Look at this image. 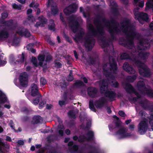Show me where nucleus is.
Wrapping results in <instances>:
<instances>
[{
	"instance_id": "nucleus-16",
	"label": "nucleus",
	"mask_w": 153,
	"mask_h": 153,
	"mask_svg": "<svg viewBox=\"0 0 153 153\" xmlns=\"http://www.w3.org/2000/svg\"><path fill=\"white\" fill-rule=\"evenodd\" d=\"M45 56L44 55H39L38 57V59L39 61V65L42 67L44 69H46L47 68V63L45 62Z\"/></svg>"
},
{
	"instance_id": "nucleus-25",
	"label": "nucleus",
	"mask_w": 153,
	"mask_h": 153,
	"mask_svg": "<svg viewBox=\"0 0 153 153\" xmlns=\"http://www.w3.org/2000/svg\"><path fill=\"white\" fill-rule=\"evenodd\" d=\"M42 120V118L39 116H36L34 117L31 121V123L34 125L40 123Z\"/></svg>"
},
{
	"instance_id": "nucleus-35",
	"label": "nucleus",
	"mask_w": 153,
	"mask_h": 153,
	"mask_svg": "<svg viewBox=\"0 0 153 153\" xmlns=\"http://www.w3.org/2000/svg\"><path fill=\"white\" fill-rule=\"evenodd\" d=\"M149 123L151 125L152 129L153 131V109L151 111V116Z\"/></svg>"
},
{
	"instance_id": "nucleus-59",
	"label": "nucleus",
	"mask_w": 153,
	"mask_h": 153,
	"mask_svg": "<svg viewBox=\"0 0 153 153\" xmlns=\"http://www.w3.org/2000/svg\"><path fill=\"white\" fill-rule=\"evenodd\" d=\"M74 52L75 58L76 59H77L78 58V56L77 52L76 51H74Z\"/></svg>"
},
{
	"instance_id": "nucleus-64",
	"label": "nucleus",
	"mask_w": 153,
	"mask_h": 153,
	"mask_svg": "<svg viewBox=\"0 0 153 153\" xmlns=\"http://www.w3.org/2000/svg\"><path fill=\"white\" fill-rule=\"evenodd\" d=\"M149 27L152 30L153 29V22H152L150 24Z\"/></svg>"
},
{
	"instance_id": "nucleus-33",
	"label": "nucleus",
	"mask_w": 153,
	"mask_h": 153,
	"mask_svg": "<svg viewBox=\"0 0 153 153\" xmlns=\"http://www.w3.org/2000/svg\"><path fill=\"white\" fill-rule=\"evenodd\" d=\"M137 75H135L132 76H128L126 78V80L129 82H133L136 79Z\"/></svg>"
},
{
	"instance_id": "nucleus-56",
	"label": "nucleus",
	"mask_w": 153,
	"mask_h": 153,
	"mask_svg": "<svg viewBox=\"0 0 153 153\" xmlns=\"http://www.w3.org/2000/svg\"><path fill=\"white\" fill-rule=\"evenodd\" d=\"M59 104L60 106H62L65 104V102L64 101H59Z\"/></svg>"
},
{
	"instance_id": "nucleus-39",
	"label": "nucleus",
	"mask_w": 153,
	"mask_h": 153,
	"mask_svg": "<svg viewBox=\"0 0 153 153\" xmlns=\"http://www.w3.org/2000/svg\"><path fill=\"white\" fill-rule=\"evenodd\" d=\"M27 19L30 23L34 22L35 21V19L33 16L32 15L28 16L27 17Z\"/></svg>"
},
{
	"instance_id": "nucleus-60",
	"label": "nucleus",
	"mask_w": 153,
	"mask_h": 153,
	"mask_svg": "<svg viewBox=\"0 0 153 153\" xmlns=\"http://www.w3.org/2000/svg\"><path fill=\"white\" fill-rule=\"evenodd\" d=\"M6 140L7 141L9 142H10L11 141V138L10 137L8 136L6 137Z\"/></svg>"
},
{
	"instance_id": "nucleus-44",
	"label": "nucleus",
	"mask_w": 153,
	"mask_h": 153,
	"mask_svg": "<svg viewBox=\"0 0 153 153\" xmlns=\"http://www.w3.org/2000/svg\"><path fill=\"white\" fill-rule=\"evenodd\" d=\"M40 83L43 85H44L47 83V81L44 78L42 77L40 79Z\"/></svg>"
},
{
	"instance_id": "nucleus-15",
	"label": "nucleus",
	"mask_w": 153,
	"mask_h": 153,
	"mask_svg": "<svg viewBox=\"0 0 153 153\" xmlns=\"http://www.w3.org/2000/svg\"><path fill=\"white\" fill-rule=\"evenodd\" d=\"M31 94L33 97L36 96H41V95L39 92L38 88L37 85L33 84L31 85Z\"/></svg>"
},
{
	"instance_id": "nucleus-31",
	"label": "nucleus",
	"mask_w": 153,
	"mask_h": 153,
	"mask_svg": "<svg viewBox=\"0 0 153 153\" xmlns=\"http://www.w3.org/2000/svg\"><path fill=\"white\" fill-rule=\"evenodd\" d=\"M55 26L54 21L52 19L50 20L49 24L48 25L49 29L51 30H55Z\"/></svg>"
},
{
	"instance_id": "nucleus-2",
	"label": "nucleus",
	"mask_w": 153,
	"mask_h": 153,
	"mask_svg": "<svg viewBox=\"0 0 153 153\" xmlns=\"http://www.w3.org/2000/svg\"><path fill=\"white\" fill-rule=\"evenodd\" d=\"M109 63L104 64L103 66V73L106 77H109V79L102 80L99 82L101 86L100 91L102 93H104L108 88V82L111 86L117 88L119 86L118 82L114 80V77L112 74H117L118 72L117 65L112 56L109 57Z\"/></svg>"
},
{
	"instance_id": "nucleus-50",
	"label": "nucleus",
	"mask_w": 153,
	"mask_h": 153,
	"mask_svg": "<svg viewBox=\"0 0 153 153\" xmlns=\"http://www.w3.org/2000/svg\"><path fill=\"white\" fill-rule=\"evenodd\" d=\"M33 43H30L27 46V50L30 51L33 48Z\"/></svg>"
},
{
	"instance_id": "nucleus-26",
	"label": "nucleus",
	"mask_w": 153,
	"mask_h": 153,
	"mask_svg": "<svg viewBox=\"0 0 153 153\" xmlns=\"http://www.w3.org/2000/svg\"><path fill=\"white\" fill-rule=\"evenodd\" d=\"M84 34V32L82 31L80 33L76 35L74 39L77 42L80 41L81 40Z\"/></svg>"
},
{
	"instance_id": "nucleus-45",
	"label": "nucleus",
	"mask_w": 153,
	"mask_h": 153,
	"mask_svg": "<svg viewBox=\"0 0 153 153\" xmlns=\"http://www.w3.org/2000/svg\"><path fill=\"white\" fill-rule=\"evenodd\" d=\"M13 22V21L12 20L5 22L4 23L7 26H9L11 25Z\"/></svg>"
},
{
	"instance_id": "nucleus-34",
	"label": "nucleus",
	"mask_w": 153,
	"mask_h": 153,
	"mask_svg": "<svg viewBox=\"0 0 153 153\" xmlns=\"http://www.w3.org/2000/svg\"><path fill=\"white\" fill-rule=\"evenodd\" d=\"M153 5V0H148V2L146 3V10H147L152 7Z\"/></svg>"
},
{
	"instance_id": "nucleus-30",
	"label": "nucleus",
	"mask_w": 153,
	"mask_h": 153,
	"mask_svg": "<svg viewBox=\"0 0 153 153\" xmlns=\"http://www.w3.org/2000/svg\"><path fill=\"white\" fill-rule=\"evenodd\" d=\"M100 44L103 48L108 47L109 44L106 41L105 39H100L99 40Z\"/></svg>"
},
{
	"instance_id": "nucleus-55",
	"label": "nucleus",
	"mask_w": 153,
	"mask_h": 153,
	"mask_svg": "<svg viewBox=\"0 0 153 153\" xmlns=\"http://www.w3.org/2000/svg\"><path fill=\"white\" fill-rule=\"evenodd\" d=\"M144 5V2L143 1H141L139 2V6L141 8L143 7Z\"/></svg>"
},
{
	"instance_id": "nucleus-58",
	"label": "nucleus",
	"mask_w": 153,
	"mask_h": 153,
	"mask_svg": "<svg viewBox=\"0 0 153 153\" xmlns=\"http://www.w3.org/2000/svg\"><path fill=\"white\" fill-rule=\"evenodd\" d=\"M52 106V105L51 104H47L46 105V108L48 109H50L51 108Z\"/></svg>"
},
{
	"instance_id": "nucleus-29",
	"label": "nucleus",
	"mask_w": 153,
	"mask_h": 153,
	"mask_svg": "<svg viewBox=\"0 0 153 153\" xmlns=\"http://www.w3.org/2000/svg\"><path fill=\"white\" fill-rule=\"evenodd\" d=\"M7 100L5 95L0 91V103H4L7 102Z\"/></svg>"
},
{
	"instance_id": "nucleus-20",
	"label": "nucleus",
	"mask_w": 153,
	"mask_h": 153,
	"mask_svg": "<svg viewBox=\"0 0 153 153\" xmlns=\"http://www.w3.org/2000/svg\"><path fill=\"white\" fill-rule=\"evenodd\" d=\"M9 36V32L6 28H4L0 30V39L4 40L7 38Z\"/></svg>"
},
{
	"instance_id": "nucleus-8",
	"label": "nucleus",
	"mask_w": 153,
	"mask_h": 153,
	"mask_svg": "<svg viewBox=\"0 0 153 153\" xmlns=\"http://www.w3.org/2000/svg\"><path fill=\"white\" fill-rule=\"evenodd\" d=\"M127 129L124 128H122L116 132L115 134L118 136L120 139L131 136L130 133H127Z\"/></svg>"
},
{
	"instance_id": "nucleus-48",
	"label": "nucleus",
	"mask_w": 153,
	"mask_h": 153,
	"mask_svg": "<svg viewBox=\"0 0 153 153\" xmlns=\"http://www.w3.org/2000/svg\"><path fill=\"white\" fill-rule=\"evenodd\" d=\"M52 59V57L50 55H48L46 57L45 62L47 63L48 62L51 61Z\"/></svg>"
},
{
	"instance_id": "nucleus-12",
	"label": "nucleus",
	"mask_w": 153,
	"mask_h": 153,
	"mask_svg": "<svg viewBox=\"0 0 153 153\" xmlns=\"http://www.w3.org/2000/svg\"><path fill=\"white\" fill-rule=\"evenodd\" d=\"M77 7V5L74 3L66 8L64 10V13L66 15L75 12Z\"/></svg>"
},
{
	"instance_id": "nucleus-63",
	"label": "nucleus",
	"mask_w": 153,
	"mask_h": 153,
	"mask_svg": "<svg viewBox=\"0 0 153 153\" xmlns=\"http://www.w3.org/2000/svg\"><path fill=\"white\" fill-rule=\"evenodd\" d=\"M134 128V125L133 124H131L129 125V128L130 129L132 130Z\"/></svg>"
},
{
	"instance_id": "nucleus-51",
	"label": "nucleus",
	"mask_w": 153,
	"mask_h": 153,
	"mask_svg": "<svg viewBox=\"0 0 153 153\" xmlns=\"http://www.w3.org/2000/svg\"><path fill=\"white\" fill-rule=\"evenodd\" d=\"M60 17L61 20L64 23L63 24L66 27H67V25L66 24V23L64 22V18L63 17L62 14L60 13Z\"/></svg>"
},
{
	"instance_id": "nucleus-3",
	"label": "nucleus",
	"mask_w": 153,
	"mask_h": 153,
	"mask_svg": "<svg viewBox=\"0 0 153 153\" xmlns=\"http://www.w3.org/2000/svg\"><path fill=\"white\" fill-rule=\"evenodd\" d=\"M123 86L126 91L128 93H134L137 96V98L134 97L133 100L134 102L139 100L141 97V95L147 94L153 97V91L150 88L148 89L145 87V85L143 81H139L137 84V89L138 92L135 91L133 87L129 83H122Z\"/></svg>"
},
{
	"instance_id": "nucleus-6",
	"label": "nucleus",
	"mask_w": 153,
	"mask_h": 153,
	"mask_svg": "<svg viewBox=\"0 0 153 153\" xmlns=\"http://www.w3.org/2000/svg\"><path fill=\"white\" fill-rule=\"evenodd\" d=\"M139 9V8L138 7H136L134 8V14L136 18H137L140 22L141 24H143V23L141 22L140 20L147 22L148 19V15L146 13H139L138 11Z\"/></svg>"
},
{
	"instance_id": "nucleus-32",
	"label": "nucleus",
	"mask_w": 153,
	"mask_h": 153,
	"mask_svg": "<svg viewBox=\"0 0 153 153\" xmlns=\"http://www.w3.org/2000/svg\"><path fill=\"white\" fill-rule=\"evenodd\" d=\"M9 148V144H0V153H5L3 151L4 148Z\"/></svg>"
},
{
	"instance_id": "nucleus-19",
	"label": "nucleus",
	"mask_w": 153,
	"mask_h": 153,
	"mask_svg": "<svg viewBox=\"0 0 153 153\" xmlns=\"http://www.w3.org/2000/svg\"><path fill=\"white\" fill-rule=\"evenodd\" d=\"M39 22H37L35 26L36 27L38 26L43 27L44 24H46L47 22V19L42 16H41L38 18Z\"/></svg>"
},
{
	"instance_id": "nucleus-24",
	"label": "nucleus",
	"mask_w": 153,
	"mask_h": 153,
	"mask_svg": "<svg viewBox=\"0 0 153 153\" xmlns=\"http://www.w3.org/2000/svg\"><path fill=\"white\" fill-rule=\"evenodd\" d=\"M16 33H18L21 36H24L26 37H28L30 36V33L27 30H26L23 32L22 29L20 28L16 32Z\"/></svg>"
},
{
	"instance_id": "nucleus-14",
	"label": "nucleus",
	"mask_w": 153,
	"mask_h": 153,
	"mask_svg": "<svg viewBox=\"0 0 153 153\" xmlns=\"http://www.w3.org/2000/svg\"><path fill=\"white\" fill-rule=\"evenodd\" d=\"M95 43V41L94 39L90 37L86 39L85 42L86 47L88 48L89 50H91L93 48Z\"/></svg>"
},
{
	"instance_id": "nucleus-5",
	"label": "nucleus",
	"mask_w": 153,
	"mask_h": 153,
	"mask_svg": "<svg viewBox=\"0 0 153 153\" xmlns=\"http://www.w3.org/2000/svg\"><path fill=\"white\" fill-rule=\"evenodd\" d=\"M67 23L74 33L76 32L79 27L78 22L76 20L75 16L72 15L67 19Z\"/></svg>"
},
{
	"instance_id": "nucleus-47",
	"label": "nucleus",
	"mask_w": 153,
	"mask_h": 153,
	"mask_svg": "<svg viewBox=\"0 0 153 153\" xmlns=\"http://www.w3.org/2000/svg\"><path fill=\"white\" fill-rule=\"evenodd\" d=\"M72 71H71L70 73L68 76V80L71 81L73 80L74 78L73 76L71 75L72 74Z\"/></svg>"
},
{
	"instance_id": "nucleus-7",
	"label": "nucleus",
	"mask_w": 153,
	"mask_h": 153,
	"mask_svg": "<svg viewBox=\"0 0 153 153\" xmlns=\"http://www.w3.org/2000/svg\"><path fill=\"white\" fill-rule=\"evenodd\" d=\"M147 122L148 120L145 119L139 124L138 126V131L141 134H144L147 131L148 128Z\"/></svg>"
},
{
	"instance_id": "nucleus-23",
	"label": "nucleus",
	"mask_w": 153,
	"mask_h": 153,
	"mask_svg": "<svg viewBox=\"0 0 153 153\" xmlns=\"http://www.w3.org/2000/svg\"><path fill=\"white\" fill-rule=\"evenodd\" d=\"M88 94L91 97H96L97 92V90L94 88H89L88 90Z\"/></svg>"
},
{
	"instance_id": "nucleus-17",
	"label": "nucleus",
	"mask_w": 153,
	"mask_h": 153,
	"mask_svg": "<svg viewBox=\"0 0 153 153\" xmlns=\"http://www.w3.org/2000/svg\"><path fill=\"white\" fill-rule=\"evenodd\" d=\"M123 68L124 70L129 74H133L135 73V70L131 66L129 65L127 62L124 63Z\"/></svg>"
},
{
	"instance_id": "nucleus-10",
	"label": "nucleus",
	"mask_w": 153,
	"mask_h": 153,
	"mask_svg": "<svg viewBox=\"0 0 153 153\" xmlns=\"http://www.w3.org/2000/svg\"><path fill=\"white\" fill-rule=\"evenodd\" d=\"M86 137L85 135H81L79 137V142H83L85 141L90 140L92 139L94 137V132L91 131H88Z\"/></svg>"
},
{
	"instance_id": "nucleus-1",
	"label": "nucleus",
	"mask_w": 153,
	"mask_h": 153,
	"mask_svg": "<svg viewBox=\"0 0 153 153\" xmlns=\"http://www.w3.org/2000/svg\"><path fill=\"white\" fill-rule=\"evenodd\" d=\"M96 28L93 25L89 24L88 28L89 33L93 36H102L104 34L103 28L106 27L108 31L112 36L122 31L125 33L127 38L124 44V46L128 48L135 49L132 50L131 56L126 53H122L120 58L122 59H128L132 61L138 67L140 74L143 76L149 77L151 74L150 69L143 62L148 58L149 53L144 52L143 51L150 47L148 41L142 38L141 36L136 32L134 27L130 23L129 21L125 18L120 26L115 21L112 20L110 22L100 17L94 21Z\"/></svg>"
},
{
	"instance_id": "nucleus-52",
	"label": "nucleus",
	"mask_w": 153,
	"mask_h": 153,
	"mask_svg": "<svg viewBox=\"0 0 153 153\" xmlns=\"http://www.w3.org/2000/svg\"><path fill=\"white\" fill-rule=\"evenodd\" d=\"M119 115L122 117H125V112L122 111H120L118 112Z\"/></svg>"
},
{
	"instance_id": "nucleus-43",
	"label": "nucleus",
	"mask_w": 153,
	"mask_h": 153,
	"mask_svg": "<svg viewBox=\"0 0 153 153\" xmlns=\"http://www.w3.org/2000/svg\"><path fill=\"white\" fill-rule=\"evenodd\" d=\"M111 5L112 7V9H115L117 7V3L114 1H112V2L111 1Z\"/></svg>"
},
{
	"instance_id": "nucleus-13",
	"label": "nucleus",
	"mask_w": 153,
	"mask_h": 153,
	"mask_svg": "<svg viewBox=\"0 0 153 153\" xmlns=\"http://www.w3.org/2000/svg\"><path fill=\"white\" fill-rule=\"evenodd\" d=\"M50 6L51 7V13L54 15L56 14L58 12V10L57 6L56 4L54 3L53 0H48L47 6L48 7Z\"/></svg>"
},
{
	"instance_id": "nucleus-18",
	"label": "nucleus",
	"mask_w": 153,
	"mask_h": 153,
	"mask_svg": "<svg viewBox=\"0 0 153 153\" xmlns=\"http://www.w3.org/2000/svg\"><path fill=\"white\" fill-rule=\"evenodd\" d=\"M106 101L107 100L105 98L101 97L99 100H97L94 102V105L97 108H101Z\"/></svg>"
},
{
	"instance_id": "nucleus-49",
	"label": "nucleus",
	"mask_w": 153,
	"mask_h": 153,
	"mask_svg": "<svg viewBox=\"0 0 153 153\" xmlns=\"http://www.w3.org/2000/svg\"><path fill=\"white\" fill-rule=\"evenodd\" d=\"M8 16V14L7 12H4L1 14V17L3 19L6 18Z\"/></svg>"
},
{
	"instance_id": "nucleus-42",
	"label": "nucleus",
	"mask_w": 153,
	"mask_h": 153,
	"mask_svg": "<svg viewBox=\"0 0 153 153\" xmlns=\"http://www.w3.org/2000/svg\"><path fill=\"white\" fill-rule=\"evenodd\" d=\"M12 6L14 9H17L19 10L21 9V5H18L14 3L12 4Z\"/></svg>"
},
{
	"instance_id": "nucleus-41",
	"label": "nucleus",
	"mask_w": 153,
	"mask_h": 153,
	"mask_svg": "<svg viewBox=\"0 0 153 153\" xmlns=\"http://www.w3.org/2000/svg\"><path fill=\"white\" fill-rule=\"evenodd\" d=\"M89 107L91 109L94 111H95V109L93 104V101L90 100L89 102Z\"/></svg>"
},
{
	"instance_id": "nucleus-37",
	"label": "nucleus",
	"mask_w": 153,
	"mask_h": 153,
	"mask_svg": "<svg viewBox=\"0 0 153 153\" xmlns=\"http://www.w3.org/2000/svg\"><path fill=\"white\" fill-rule=\"evenodd\" d=\"M84 85L82 81H77L74 84V86L76 87H79L82 86Z\"/></svg>"
},
{
	"instance_id": "nucleus-22",
	"label": "nucleus",
	"mask_w": 153,
	"mask_h": 153,
	"mask_svg": "<svg viewBox=\"0 0 153 153\" xmlns=\"http://www.w3.org/2000/svg\"><path fill=\"white\" fill-rule=\"evenodd\" d=\"M58 121L59 123H62V121L59 118L58 119ZM65 129V128L63 124H60L59 123V124L58 126L57 130L58 131V133L61 136H63L64 131Z\"/></svg>"
},
{
	"instance_id": "nucleus-21",
	"label": "nucleus",
	"mask_w": 153,
	"mask_h": 153,
	"mask_svg": "<svg viewBox=\"0 0 153 153\" xmlns=\"http://www.w3.org/2000/svg\"><path fill=\"white\" fill-rule=\"evenodd\" d=\"M106 97H108L110 101H113L115 100L116 94L115 93L112 91H107L105 93Z\"/></svg>"
},
{
	"instance_id": "nucleus-40",
	"label": "nucleus",
	"mask_w": 153,
	"mask_h": 153,
	"mask_svg": "<svg viewBox=\"0 0 153 153\" xmlns=\"http://www.w3.org/2000/svg\"><path fill=\"white\" fill-rule=\"evenodd\" d=\"M37 97L36 98H35L33 100V103L35 105H37L39 101V99L41 97H39L38 96H37Z\"/></svg>"
},
{
	"instance_id": "nucleus-28",
	"label": "nucleus",
	"mask_w": 153,
	"mask_h": 153,
	"mask_svg": "<svg viewBox=\"0 0 153 153\" xmlns=\"http://www.w3.org/2000/svg\"><path fill=\"white\" fill-rule=\"evenodd\" d=\"M18 59L16 61L19 63H21L24 62V60L26 59V57L24 53H22L21 55H20L18 56Z\"/></svg>"
},
{
	"instance_id": "nucleus-11",
	"label": "nucleus",
	"mask_w": 153,
	"mask_h": 153,
	"mask_svg": "<svg viewBox=\"0 0 153 153\" xmlns=\"http://www.w3.org/2000/svg\"><path fill=\"white\" fill-rule=\"evenodd\" d=\"M69 147L68 150L70 153H83L82 149L79 150V146L77 144H67Z\"/></svg>"
},
{
	"instance_id": "nucleus-27",
	"label": "nucleus",
	"mask_w": 153,
	"mask_h": 153,
	"mask_svg": "<svg viewBox=\"0 0 153 153\" xmlns=\"http://www.w3.org/2000/svg\"><path fill=\"white\" fill-rule=\"evenodd\" d=\"M87 153H100V152L98 148L94 146H91L88 152L87 151Z\"/></svg>"
},
{
	"instance_id": "nucleus-38",
	"label": "nucleus",
	"mask_w": 153,
	"mask_h": 153,
	"mask_svg": "<svg viewBox=\"0 0 153 153\" xmlns=\"http://www.w3.org/2000/svg\"><path fill=\"white\" fill-rule=\"evenodd\" d=\"M32 62L34 66L35 67H37L39 65V63L38 64L37 59L35 57H33L32 59Z\"/></svg>"
},
{
	"instance_id": "nucleus-36",
	"label": "nucleus",
	"mask_w": 153,
	"mask_h": 153,
	"mask_svg": "<svg viewBox=\"0 0 153 153\" xmlns=\"http://www.w3.org/2000/svg\"><path fill=\"white\" fill-rule=\"evenodd\" d=\"M68 114L71 118L75 119L76 118L75 114L73 111H70L68 112Z\"/></svg>"
},
{
	"instance_id": "nucleus-61",
	"label": "nucleus",
	"mask_w": 153,
	"mask_h": 153,
	"mask_svg": "<svg viewBox=\"0 0 153 153\" xmlns=\"http://www.w3.org/2000/svg\"><path fill=\"white\" fill-rule=\"evenodd\" d=\"M55 64H56V66H57V67H58L59 68L61 67V64L59 62H56Z\"/></svg>"
},
{
	"instance_id": "nucleus-53",
	"label": "nucleus",
	"mask_w": 153,
	"mask_h": 153,
	"mask_svg": "<svg viewBox=\"0 0 153 153\" xmlns=\"http://www.w3.org/2000/svg\"><path fill=\"white\" fill-rule=\"evenodd\" d=\"M47 41L48 42L49 44H50L51 45H53L55 44V43L54 42H52L50 38H48L47 40Z\"/></svg>"
},
{
	"instance_id": "nucleus-57",
	"label": "nucleus",
	"mask_w": 153,
	"mask_h": 153,
	"mask_svg": "<svg viewBox=\"0 0 153 153\" xmlns=\"http://www.w3.org/2000/svg\"><path fill=\"white\" fill-rule=\"evenodd\" d=\"M65 133L67 135H69L71 133V131L69 129H66L65 131Z\"/></svg>"
},
{
	"instance_id": "nucleus-4",
	"label": "nucleus",
	"mask_w": 153,
	"mask_h": 153,
	"mask_svg": "<svg viewBox=\"0 0 153 153\" xmlns=\"http://www.w3.org/2000/svg\"><path fill=\"white\" fill-rule=\"evenodd\" d=\"M46 145L43 148L39 150L38 153H44L46 150L47 153H62L63 148L59 144H56L55 146H51V144H45Z\"/></svg>"
},
{
	"instance_id": "nucleus-46",
	"label": "nucleus",
	"mask_w": 153,
	"mask_h": 153,
	"mask_svg": "<svg viewBox=\"0 0 153 153\" xmlns=\"http://www.w3.org/2000/svg\"><path fill=\"white\" fill-rule=\"evenodd\" d=\"M80 11L81 12H82L83 13V16L85 17H87V16L88 15V12L87 13H85L84 11H83V8L82 7H81L80 8Z\"/></svg>"
},
{
	"instance_id": "nucleus-62",
	"label": "nucleus",
	"mask_w": 153,
	"mask_h": 153,
	"mask_svg": "<svg viewBox=\"0 0 153 153\" xmlns=\"http://www.w3.org/2000/svg\"><path fill=\"white\" fill-rule=\"evenodd\" d=\"M32 10L31 9H28L27 10V14H30V13H31L32 12Z\"/></svg>"
},
{
	"instance_id": "nucleus-9",
	"label": "nucleus",
	"mask_w": 153,
	"mask_h": 153,
	"mask_svg": "<svg viewBox=\"0 0 153 153\" xmlns=\"http://www.w3.org/2000/svg\"><path fill=\"white\" fill-rule=\"evenodd\" d=\"M20 85L23 87L27 86L28 84V75L25 72L21 73L19 77Z\"/></svg>"
},
{
	"instance_id": "nucleus-54",
	"label": "nucleus",
	"mask_w": 153,
	"mask_h": 153,
	"mask_svg": "<svg viewBox=\"0 0 153 153\" xmlns=\"http://www.w3.org/2000/svg\"><path fill=\"white\" fill-rule=\"evenodd\" d=\"M46 104L45 102L42 101L39 104V105L40 107L42 108L43 107L44 105Z\"/></svg>"
}]
</instances>
